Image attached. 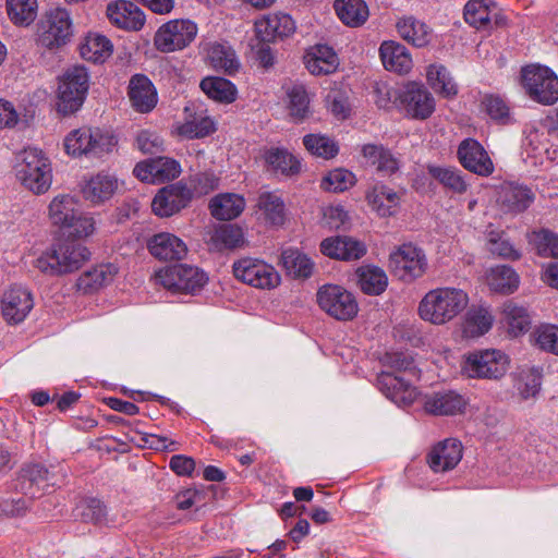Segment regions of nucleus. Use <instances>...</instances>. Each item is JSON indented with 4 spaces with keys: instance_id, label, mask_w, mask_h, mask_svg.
Instances as JSON below:
<instances>
[{
    "instance_id": "nucleus-43",
    "label": "nucleus",
    "mask_w": 558,
    "mask_h": 558,
    "mask_svg": "<svg viewBox=\"0 0 558 558\" xmlns=\"http://www.w3.org/2000/svg\"><path fill=\"white\" fill-rule=\"evenodd\" d=\"M494 317L490 312L483 307H472L468 311L463 324V333L470 338H477L492 328Z\"/></svg>"
},
{
    "instance_id": "nucleus-37",
    "label": "nucleus",
    "mask_w": 558,
    "mask_h": 558,
    "mask_svg": "<svg viewBox=\"0 0 558 558\" xmlns=\"http://www.w3.org/2000/svg\"><path fill=\"white\" fill-rule=\"evenodd\" d=\"M117 187L118 182L114 178L99 173L85 184L83 195L86 201L93 204H100L111 198Z\"/></svg>"
},
{
    "instance_id": "nucleus-53",
    "label": "nucleus",
    "mask_w": 558,
    "mask_h": 558,
    "mask_svg": "<svg viewBox=\"0 0 558 558\" xmlns=\"http://www.w3.org/2000/svg\"><path fill=\"white\" fill-rule=\"evenodd\" d=\"M383 365L389 367L393 374L404 373L407 378H418L420 371L414 364L413 357L404 352L386 353L381 359Z\"/></svg>"
},
{
    "instance_id": "nucleus-10",
    "label": "nucleus",
    "mask_w": 558,
    "mask_h": 558,
    "mask_svg": "<svg viewBox=\"0 0 558 558\" xmlns=\"http://www.w3.org/2000/svg\"><path fill=\"white\" fill-rule=\"evenodd\" d=\"M389 268L400 280L410 282L425 274L427 259L422 248L411 243L402 244L390 254Z\"/></svg>"
},
{
    "instance_id": "nucleus-4",
    "label": "nucleus",
    "mask_w": 558,
    "mask_h": 558,
    "mask_svg": "<svg viewBox=\"0 0 558 558\" xmlns=\"http://www.w3.org/2000/svg\"><path fill=\"white\" fill-rule=\"evenodd\" d=\"M89 87L85 66L75 65L61 77L57 93V111L62 116L75 113L83 106Z\"/></svg>"
},
{
    "instance_id": "nucleus-63",
    "label": "nucleus",
    "mask_w": 558,
    "mask_h": 558,
    "mask_svg": "<svg viewBox=\"0 0 558 558\" xmlns=\"http://www.w3.org/2000/svg\"><path fill=\"white\" fill-rule=\"evenodd\" d=\"M135 145L143 154H158L163 150V140L155 132L142 130L138 132Z\"/></svg>"
},
{
    "instance_id": "nucleus-24",
    "label": "nucleus",
    "mask_w": 558,
    "mask_h": 558,
    "mask_svg": "<svg viewBox=\"0 0 558 558\" xmlns=\"http://www.w3.org/2000/svg\"><path fill=\"white\" fill-rule=\"evenodd\" d=\"M107 16L112 24L125 32H138L145 24L144 12L128 0L108 4Z\"/></svg>"
},
{
    "instance_id": "nucleus-30",
    "label": "nucleus",
    "mask_w": 558,
    "mask_h": 558,
    "mask_svg": "<svg viewBox=\"0 0 558 558\" xmlns=\"http://www.w3.org/2000/svg\"><path fill=\"white\" fill-rule=\"evenodd\" d=\"M366 161L381 175H392L400 168V160L384 145L365 144L361 150Z\"/></svg>"
},
{
    "instance_id": "nucleus-18",
    "label": "nucleus",
    "mask_w": 558,
    "mask_h": 558,
    "mask_svg": "<svg viewBox=\"0 0 558 558\" xmlns=\"http://www.w3.org/2000/svg\"><path fill=\"white\" fill-rule=\"evenodd\" d=\"M377 386L388 399L399 407L410 405L417 395L411 378L396 375L389 371H383L378 374Z\"/></svg>"
},
{
    "instance_id": "nucleus-45",
    "label": "nucleus",
    "mask_w": 558,
    "mask_h": 558,
    "mask_svg": "<svg viewBox=\"0 0 558 558\" xmlns=\"http://www.w3.org/2000/svg\"><path fill=\"white\" fill-rule=\"evenodd\" d=\"M113 52V45L108 37H85L80 47L81 57L93 63H104Z\"/></svg>"
},
{
    "instance_id": "nucleus-48",
    "label": "nucleus",
    "mask_w": 558,
    "mask_h": 558,
    "mask_svg": "<svg viewBox=\"0 0 558 558\" xmlns=\"http://www.w3.org/2000/svg\"><path fill=\"white\" fill-rule=\"evenodd\" d=\"M502 314L512 336L517 337L529 330L531 318L525 307L507 301L502 306Z\"/></svg>"
},
{
    "instance_id": "nucleus-9",
    "label": "nucleus",
    "mask_w": 558,
    "mask_h": 558,
    "mask_svg": "<svg viewBox=\"0 0 558 558\" xmlns=\"http://www.w3.org/2000/svg\"><path fill=\"white\" fill-rule=\"evenodd\" d=\"M319 307L337 320H351L359 312L354 295L341 286L325 284L317 292Z\"/></svg>"
},
{
    "instance_id": "nucleus-22",
    "label": "nucleus",
    "mask_w": 558,
    "mask_h": 558,
    "mask_svg": "<svg viewBox=\"0 0 558 558\" xmlns=\"http://www.w3.org/2000/svg\"><path fill=\"white\" fill-rule=\"evenodd\" d=\"M463 447L460 440L448 438L439 441L427 453L426 461L435 473L454 469L462 459Z\"/></svg>"
},
{
    "instance_id": "nucleus-11",
    "label": "nucleus",
    "mask_w": 558,
    "mask_h": 558,
    "mask_svg": "<svg viewBox=\"0 0 558 558\" xmlns=\"http://www.w3.org/2000/svg\"><path fill=\"white\" fill-rule=\"evenodd\" d=\"M236 279L258 289H274L280 283V275L269 264L255 259L242 258L233 264Z\"/></svg>"
},
{
    "instance_id": "nucleus-47",
    "label": "nucleus",
    "mask_w": 558,
    "mask_h": 558,
    "mask_svg": "<svg viewBox=\"0 0 558 558\" xmlns=\"http://www.w3.org/2000/svg\"><path fill=\"white\" fill-rule=\"evenodd\" d=\"M258 208L263 211L265 219L275 226L284 222V202L276 192H263L258 196Z\"/></svg>"
},
{
    "instance_id": "nucleus-17",
    "label": "nucleus",
    "mask_w": 558,
    "mask_h": 558,
    "mask_svg": "<svg viewBox=\"0 0 558 558\" xmlns=\"http://www.w3.org/2000/svg\"><path fill=\"white\" fill-rule=\"evenodd\" d=\"M19 481L21 489L31 497L40 496L58 485L56 475L45 464L37 462L25 463L20 471Z\"/></svg>"
},
{
    "instance_id": "nucleus-42",
    "label": "nucleus",
    "mask_w": 558,
    "mask_h": 558,
    "mask_svg": "<svg viewBox=\"0 0 558 558\" xmlns=\"http://www.w3.org/2000/svg\"><path fill=\"white\" fill-rule=\"evenodd\" d=\"M361 290L368 295H380L388 286V277L377 266H364L357 271Z\"/></svg>"
},
{
    "instance_id": "nucleus-44",
    "label": "nucleus",
    "mask_w": 558,
    "mask_h": 558,
    "mask_svg": "<svg viewBox=\"0 0 558 558\" xmlns=\"http://www.w3.org/2000/svg\"><path fill=\"white\" fill-rule=\"evenodd\" d=\"M430 87L445 98H452L458 94V86L450 76L449 71L441 64H430L426 73Z\"/></svg>"
},
{
    "instance_id": "nucleus-64",
    "label": "nucleus",
    "mask_w": 558,
    "mask_h": 558,
    "mask_svg": "<svg viewBox=\"0 0 558 558\" xmlns=\"http://www.w3.org/2000/svg\"><path fill=\"white\" fill-rule=\"evenodd\" d=\"M94 220L92 217L84 215L81 210L74 216L69 225L63 229L71 236L84 238L94 232Z\"/></svg>"
},
{
    "instance_id": "nucleus-19",
    "label": "nucleus",
    "mask_w": 558,
    "mask_h": 558,
    "mask_svg": "<svg viewBox=\"0 0 558 558\" xmlns=\"http://www.w3.org/2000/svg\"><path fill=\"white\" fill-rule=\"evenodd\" d=\"M134 175L143 182L162 183L179 177L181 173L180 163L169 157H157L138 162Z\"/></svg>"
},
{
    "instance_id": "nucleus-36",
    "label": "nucleus",
    "mask_w": 558,
    "mask_h": 558,
    "mask_svg": "<svg viewBox=\"0 0 558 558\" xmlns=\"http://www.w3.org/2000/svg\"><path fill=\"white\" fill-rule=\"evenodd\" d=\"M116 268L112 265H98L84 271L77 279V290L84 294L93 293L113 279Z\"/></svg>"
},
{
    "instance_id": "nucleus-27",
    "label": "nucleus",
    "mask_w": 558,
    "mask_h": 558,
    "mask_svg": "<svg viewBox=\"0 0 558 558\" xmlns=\"http://www.w3.org/2000/svg\"><path fill=\"white\" fill-rule=\"evenodd\" d=\"M266 170L276 175L292 177L300 172L301 162L284 148L271 147L264 151Z\"/></svg>"
},
{
    "instance_id": "nucleus-1",
    "label": "nucleus",
    "mask_w": 558,
    "mask_h": 558,
    "mask_svg": "<svg viewBox=\"0 0 558 558\" xmlns=\"http://www.w3.org/2000/svg\"><path fill=\"white\" fill-rule=\"evenodd\" d=\"M469 303L468 294L457 288H437L427 292L418 304L420 317L433 325H444L460 313Z\"/></svg>"
},
{
    "instance_id": "nucleus-29",
    "label": "nucleus",
    "mask_w": 558,
    "mask_h": 558,
    "mask_svg": "<svg viewBox=\"0 0 558 558\" xmlns=\"http://www.w3.org/2000/svg\"><path fill=\"white\" fill-rule=\"evenodd\" d=\"M379 54L388 71L405 74L412 69V58L408 49L395 40L384 41L379 48Z\"/></svg>"
},
{
    "instance_id": "nucleus-20",
    "label": "nucleus",
    "mask_w": 558,
    "mask_h": 558,
    "mask_svg": "<svg viewBox=\"0 0 558 558\" xmlns=\"http://www.w3.org/2000/svg\"><path fill=\"white\" fill-rule=\"evenodd\" d=\"M534 193L526 185L504 182L497 192V205L504 214L518 215L534 202Z\"/></svg>"
},
{
    "instance_id": "nucleus-39",
    "label": "nucleus",
    "mask_w": 558,
    "mask_h": 558,
    "mask_svg": "<svg viewBox=\"0 0 558 558\" xmlns=\"http://www.w3.org/2000/svg\"><path fill=\"white\" fill-rule=\"evenodd\" d=\"M427 171L433 179L456 194H463L469 189V183L463 172L456 167L429 165Z\"/></svg>"
},
{
    "instance_id": "nucleus-26",
    "label": "nucleus",
    "mask_w": 558,
    "mask_h": 558,
    "mask_svg": "<svg viewBox=\"0 0 558 558\" xmlns=\"http://www.w3.org/2000/svg\"><path fill=\"white\" fill-rule=\"evenodd\" d=\"M148 250L153 256L163 260L182 259L187 253L186 244L171 233L155 234L148 241Z\"/></svg>"
},
{
    "instance_id": "nucleus-55",
    "label": "nucleus",
    "mask_w": 558,
    "mask_h": 558,
    "mask_svg": "<svg viewBox=\"0 0 558 558\" xmlns=\"http://www.w3.org/2000/svg\"><path fill=\"white\" fill-rule=\"evenodd\" d=\"M276 37H271V40H265V37H254L250 46L254 53V59L260 68L268 70L274 66L276 62V54L270 47V43H275Z\"/></svg>"
},
{
    "instance_id": "nucleus-38",
    "label": "nucleus",
    "mask_w": 558,
    "mask_h": 558,
    "mask_svg": "<svg viewBox=\"0 0 558 558\" xmlns=\"http://www.w3.org/2000/svg\"><path fill=\"white\" fill-rule=\"evenodd\" d=\"M335 10L340 21L351 27L363 25L369 15L364 0H336Z\"/></svg>"
},
{
    "instance_id": "nucleus-28",
    "label": "nucleus",
    "mask_w": 558,
    "mask_h": 558,
    "mask_svg": "<svg viewBox=\"0 0 558 558\" xmlns=\"http://www.w3.org/2000/svg\"><path fill=\"white\" fill-rule=\"evenodd\" d=\"M206 61L216 71L223 72L227 75H234L240 70V61L235 51L223 44H208L204 46Z\"/></svg>"
},
{
    "instance_id": "nucleus-40",
    "label": "nucleus",
    "mask_w": 558,
    "mask_h": 558,
    "mask_svg": "<svg viewBox=\"0 0 558 558\" xmlns=\"http://www.w3.org/2000/svg\"><path fill=\"white\" fill-rule=\"evenodd\" d=\"M77 201L68 194L57 195L49 205V218L53 225L64 229L78 213Z\"/></svg>"
},
{
    "instance_id": "nucleus-7",
    "label": "nucleus",
    "mask_w": 558,
    "mask_h": 558,
    "mask_svg": "<svg viewBox=\"0 0 558 558\" xmlns=\"http://www.w3.org/2000/svg\"><path fill=\"white\" fill-rule=\"evenodd\" d=\"M508 367V355L500 350L486 349L470 353L462 365V372L470 378L498 379L507 373Z\"/></svg>"
},
{
    "instance_id": "nucleus-6",
    "label": "nucleus",
    "mask_w": 558,
    "mask_h": 558,
    "mask_svg": "<svg viewBox=\"0 0 558 558\" xmlns=\"http://www.w3.org/2000/svg\"><path fill=\"white\" fill-rule=\"evenodd\" d=\"M521 81L532 100L545 106L558 100V77L549 68L526 65L522 68Z\"/></svg>"
},
{
    "instance_id": "nucleus-5",
    "label": "nucleus",
    "mask_w": 558,
    "mask_h": 558,
    "mask_svg": "<svg viewBox=\"0 0 558 558\" xmlns=\"http://www.w3.org/2000/svg\"><path fill=\"white\" fill-rule=\"evenodd\" d=\"M118 141L116 136L100 129L81 128L71 131L64 138L68 155L101 157L112 151Z\"/></svg>"
},
{
    "instance_id": "nucleus-33",
    "label": "nucleus",
    "mask_w": 558,
    "mask_h": 558,
    "mask_svg": "<svg viewBox=\"0 0 558 558\" xmlns=\"http://www.w3.org/2000/svg\"><path fill=\"white\" fill-rule=\"evenodd\" d=\"M209 208L213 217L216 219L232 220L244 210L245 199L239 194H219L210 201Z\"/></svg>"
},
{
    "instance_id": "nucleus-56",
    "label": "nucleus",
    "mask_w": 558,
    "mask_h": 558,
    "mask_svg": "<svg viewBox=\"0 0 558 558\" xmlns=\"http://www.w3.org/2000/svg\"><path fill=\"white\" fill-rule=\"evenodd\" d=\"M215 123L208 117L185 121L179 126V133L187 138H201L215 132Z\"/></svg>"
},
{
    "instance_id": "nucleus-41",
    "label": "nucleus",
    "mask_w": 558,
    "mask_h": 558,
    "mask_svg": "<svg viewBox=\"0 0 558 558\" xmlns=\"http://www.w3.org/2000/svg\"><path fill=\"white\" fill-rule=\"evenodd\" d=\"M199 87L209 98L222 104H231L236 98L235 85L223 77H205L201 81Z\"/></svg>"
},
{
    "instance_id": "nucleus-50",
    "label": "nucleus",
    "mask_w": 558,
    "mask_h": 558,
    "mask_svg": "<svg viewBox=\"0 0 558 558\" xmlns=\"http://www.w3.org/2000/svg\"><path fill=\"white\" fill-rule=\"evenodd\" d=\"M7 12L15 25H29L37 15V0H7Z\"/></svg>"
},
{
    "instance_id": "nucleus-14",
    "label": "nucleus",
    "mask_w": 558,
    "mask_h": 558,
    "mask_svg": "<svg viewBox=\"0 0 558 558\" xmlns=\"http://www.w3.org/2000/svg\"><path fill=\"white\" fill-rule=\"evenodd\" d=\"M193 192L182 181L161 187L151 202L153 213L161 218L171 217L185 208Z\"/></svg>"
},
{
    "instance_id": "nucleus-15",
    "label": "nucleus",
    "mask_w": 558,
    "mask_h": 558,
    "mask_svg": "<svg viewBox=\"0 0 558 558\" xmlns=\"http://www.w3.org/2000/svg\"><path fill=\"white\" fill-rule=\"evenodd\" d=\"M1 314L10 325H17L25 320L34 307L31 291L17 284L9 287L1 296Z\"/></svg>"
},
{
    "instance_id": "nucleus-52",
    "label": "nucleus",
    "mask_w": 558,
    "mask_h": 558,
    "mask_svg": "<svg viewBox=\"0 0 558 558\" xmlns=\"http://www.w3.org/2000/svg\"><path fill=\"white\" fill-rule=\"evenodd\" d=\"M303 144L313 156L331 159L339 153L338 144L330 137L322 134H307L303 137Z\"/></svg>"
},
{
    "instance_id": "nucleus-59",
    "label": "nucleus",
    "mask_w": 558,
    "mask_h": 558,
    "mask_svg": "<svg viewBox=\"0 0 558 558\" xmlns=\"http://www.w3.org/2000/svg\"><path fill=\"white\" fill-rule=\"evenodd\" d=\"M486 113L495 121L507 124L510 120V108L500 96L487 95L482 101Z\"/></svg>"
},
{
    "instance_id": "nucleus-13",
    "label": "nucleus",
    "mask_w": 558,
    "mask_h": 558,
    "mask_svg": "<svg viewBox=\"0 0 558 558\" xmlns=\"http://www.w3.org/2000/svg\"><path fill=\"white\" fill-rule=\"evenodd\" d=\"M398 99L407 116L415 120H426L435 111V99L422 83H407L399 90Z\"/></svg>"
},
{
    "instance_id": "nucleus-46",
    "label": "nucleus",
    "mask_w": 558,
    "mask_h": 558,
    "mask_svg": "<svg viewBox=\"0 0 558 558\" xmlns=\"http://www.w3.org/2000/svg\"><path fill=\"white\" fill-rule=\"evenodd\" d=\"M281 263L287 272L294 278H308L313 274V262L298 250H284L281 254Z\"/></svg>"
},
{
    "instance_id": "nucleus-58",
    "label": "nucleus",
    "mask_w": 558,
    "mask_h": 558,
    "mask_svg": "<svg viewBox=\"0 0 558 558\" xmlns=\"http://www.w3.org/2000/svg\"><path fill=\"white\" fill-rule=\"evenodd\" d=\"M532 242L543 257H558V235L549 230L533 233Z\"/></svg>"
},
{
    "instance_id": "nucleus-2",
    "label": "nucleus",
    "mask_w": 558,
    "mask_h": 558,
    "mask_svg": "<svg viewBox=\"0 0 558 558\" xmlns=\"http://www.w3.org/2000/svg\"><path fill=\"white\" fill-rule=\"evenodd\" d=\"M86 246L74 240H66L51 246L36 260V267L50 276H62L78 270L89 259Z\"/></svg>"
},
{
    "instance_id": "nucleus-8",
    "label": "nucleus",
    "mask_w": 558,
    "mask_h": 558,
    "mask_svg": "<svg viewBox=\"0 0 558 558\" xmlns=\"http://www.w3.org/2000/svg\"><path fill=\"white\" fill-rule=\"evenodd\" d=\"M463 17L476 31H508V17L493 0H469L463 9Z\"/></svg>"
},
{
    "instance_id": "nucleus-31",
    "label": "nucleus",
    "mask_w": 558,
    "mask_h": 558,
    "mask_svg": "<svg viewBox=\"0 0 558 558\" xmlns=\"http://www.w3.org/2000/svg\"><path fill=\"white\" fill-rule=\"evenodd\" d=\"M306 69L313 75L332 73L338 66V57L327 45H316L304 56Z\"/></svg>"
},
{
    "instance_id": "nucleus-35",
    "label": "nucleus",
    "mask_w": 558,
    "mask_h": 558,
    "mask_svg": "<svg viewBox=\"0 0 558 558\" xmlns=\"http://www.w3.org/2000/svg\"><path fill=\"white\" fill-rule=\"evenodd\" d=\"M487 284L494 292L501 294H511L520 283V277L515 270L506 265L492 267L486 276Z\"/></svg>"
},
{
    "instance_id": "nucleus-16",
    "label": "nucleus",
    "mask_w": 558,
    "mask_h": 558,
    "mask_svg": "<svg viewBox=\"0 0 558 558\" xmlns=\"http://www.w3.org/2000/svg\"><path fill=\"white\" fill-rule=\"evenodd\" d=\"M461 166L480 177H488L494 170V163L483 145L474 138L463 140L457 150Z\"/></svg>"
},
{
    "instance_id": "nucleus-12",
    "label": "nucleus",
    "mask_w": 558,
    "mask_h": 558,
    "mask_svg": "<svg viewBox=\"0 0 558 558\" xmlns=\"http://www.w3.org/2000/svg\"><path fill=\"white\" fill-rule=\"evenodd\" d=\"M161 284L174 292L194 293L207 281L206 274L198 267L177 264L158 274Z\"/></svg>"
},
{
    "instance_id": "nucleus-60",
    "label": "nucleus",
    "mask_w": 558,
    "mask_h": 558,
    "mask_svg": "<svg viewBox=\"0 0 558 558\" xmlns=\"http://www.w3.org/2000/svg\"><path fill=\"white\" fill-rule=\"evenodd\" d=\"M488 250L494 255L511 260H517L521 257L520 252L504 236V233H489Z\"/></svg>"
},
{
    "instance_id": "nucleus-32",
    "label": "nucleus",
    "mask_w": 558,
    "mask_h": 558,
    "mask_svg": "<svg viewBox=\"0 0 558 558\" xmlns=\"http://www.w3.org/2000/svg\"><path fill=\"white\" fill-rule=\"evenodd\" d=\"M366 201L380 217H390L396 214L400 197L393 190L380 184L373 186L366 193Z\"/></svg>"
},
{
    "instance_id": "nucleus-51",
    "label": "nucleus",
    "mask_w": 558,
    "mask_h": 558,
    "mask_svg": "<svg viewBox=\"0 0 558 558\" xmlns=\"http://www.w3.org/2000/svg\"><path fill=\"white\" fill-rule=\"evenodd\" d=\"M81 518L84 522L97 526H109L113 520L109 515L107 506L97 498H88L81 505Z\"/></svg>"
},
{
    "instance_id": "nucleus-49",
    "label": "nucleus",
    "mask_w": 558,
    "mask_h": 558,
    "mask_svg": "<svg viewBox=\"0 0 558 558\" xmlns=\"http://www.w3.org/2000/svg\"><path fill=\"white\" fill-rule=\"evenodd\" d=\"M43 24L46 28V35H71L76 31L70 13L62 8L49 10Z\"/></svg>"
},
{
    "instance_id": "nucleus-57",
    "label": "nucleus",
    "mask_w": 558,
    "mask_h": 558,
    "mask_svg": "<svg viewBox=\"0 0 558 558\" xmlns=\"http://www.w3.org/2000/svg\"><path fill=\"white\" fill-rule=\"evenodd\" d=\"M213 240L219 248H235L244 241L242 229L233 225H226L216 230Z\"/></svg>"
},
{
    "instance_id": "nucleus-3",
    "label": "nucleus",
    "mask_w": 558,
    "mask_h": 558,
    "mask_svg": "<svg viewBox=\"0 0 558 558\" xmlns=\"http://www.w3.org/2000/svg\"><path fill=\"white\" fill-rule=\"evenodd\" d=\"M17 180L35 194L46 193L52 183V169L48 157L38 148H26L14 166Z\"/></svg>"
},
{
    "instance_id": "nucleus-54",
    "label": "nucleus",
    "mask_w": 558,
    "mask_h": 558,
    "mask_svg": "<svg viewBox=\"0 0 558 558\" xmlns=\"http://www.w3.org/2000/svg\"><path fill=\"white\" fill-rule=\"evenodd\" d=\"M355 184V174L347 169H333L322 180L320 187L327 192H344Z\"/></svg>"
},
{
    "instance_id": "nucleus-34",
    "label": "nucleus",
    "mask_w": 558,
    "mask_h": 558,
    "mask_svg": "<svg viewBox=\"0 0 558 558\" xmlns=\"http://www.w3.org/2000/svg\"><path fill=\"white\" fill-rule=\"evenodd\" d=\"M255 35H292L295 23L284 13L265 14L254 23Z\"/></svg>"
},
{
    "instance_id": "nucleus-61",
    "label": "nucleus",
    "mask_w": 558,
    "mask_h": 558,
    "mask_svg": "<svg viewBox=\"0 0 558 558\" xmlns=\"http://www.w3.org/2000/svg\"><path fill=\"white\" fill-rule=\"evenodd\" d=\"M310 99L303 86H294L289 92L290 114L296 120H303L308 112Z\"/></svg>"
},
{
    "instance_id": "nucleus-21",
    "label": "nucleus",
    "mask_w": 558,
    "mask_h": 558,
    "mask_svg": "<svg viewBox=\"0 0 558 558\" xmlns=\"http://www.w3.org/2000/svg\"><path fill=\"white\" fill-rule=\"evenodd\" d=\"M128 97L132 108L140 113L151 112L158 104V93L148 76L136 73L131 76Z\"/></svg>"
},
{
    "instance_id": "nucleus-25",
    "label": "nucleus",
    "mask_w": 558,
    "mask_h": 558,
    "mask_svg": "<svg viewBox=\"0 0 558 558\" xmlns=\"http://www.w3.org/2000/svg\"><path fill=\"white\" fill-rule=\"evenodd\" d=\"M320 252L335 259L355 260L366 253L365 245L349 236H331L322 241Z\"/></svg>"
},
{
    "instance_id": "nucleus-62",
    "label": "nucleus",
    "mask_w": 558,
    "mask_h": 558,
    "mask_svg": "<svg viewBox=\"0 0 558 558\" xmlns=\"http://www.w3.org/2000/svg\"><path fill=\"white\" fill-rule=\"evenodd\" d=\"M535 343L541 350L558 355V327L554 325L539 327L535 331Z\"/></svg>"
},
{
    "instance_id": "nucleus-23",
    "label": "nucleus",
    "mask_w": 558,
    "mask_h": 558,
    "mask_svg": "<svg viewBox=\"0 0 558 558\" xmlns=\"http://www.w3.org/2000/svg\"><path fill=\"white\" fill-rule=\"evenodd\" d=\"M469 404L464 395L454 390L437 391L425 397L424 409L427 413L440 416L462 414Z\"/></svg>"
}]
</instances>
